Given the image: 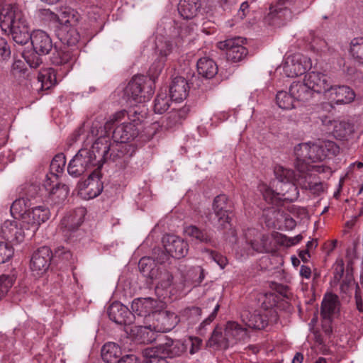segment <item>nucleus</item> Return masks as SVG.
<instances>
[{
    "mask_svg": "<svg viewBox=\"0 0 363 363\" xmlns=\"http://www.w3.org/2000/svg\"><path fill=\"white\" fill-rule=\"evenodd\" d=\"M94 150L97 152L101 166L106 162L116 163L120 169H125L135 152L133 145L114 140L111 143L107 137H100L94 143Z\"/></svg>",
    "mask_w": 363,
    "mask_h": 363,
    "instance_id": "f257e3e1",
    "label": "nucleus"
},
{
    "mask_svg": "<svg viewBox=\"0 0 363 363\" xmlns=\"http://www.w3.org/2000/svg\"><path fill=\"white\" fill-rule=\"evenodd\" d=\"M0 26L3 30L9 29L13 41L18 45H24L31 40L33 33H30L22 13L11 4L0 7Z\"/></svg>",
    "mask_w": 363,
    "mask_h": 363,
    "instance_id": "f03ea898",
    "label": "nucleus"
},
{
    "mask_svg": "<svg viewBox=\"0 0 363 363\" xmlns=\"http://www.w3.org/2000/svg\"><path fill=\"white\" fill-rule=\"evenodd\" d=\"M153 66L150 69V77L144 75L134 76L125 89V96L128 101L135 103H143L149 100L155 92L157 74L152 72Z\"/></svg>",
    "mask_w": 363,
    "mask_h": 363,
    "instance_id": "7ed1b4c3",
    "label": "nucleus"
},
{
    "mask_svg": "<svg viewBox=\"0 0 363 363\" xmlns=\"http://www.w3.org/2000/svg\"><path fill=\"white\" fill-rule=\"evenodd\" d=\"M95 167V169L101 170L102 166L93 144L91 149L82 148L77 152L69 161L67 171L71 176L78 177Z\"/></svg>",
    "mask_w": 363,
    "mask_h": 363,
    "instance_id": "20e7f679",
    "label": "nucleus"
},
{
    "mask_svg": "<svg viewBox=\"0 0 363 363\" xmlns=\"http://www.w3.org/2000/svg\"><path fill=\"white\" fill-rule=\"evenodd\" d=\"M213 213H208L206 217L213 226L223 229L230 221V214L233 211V203L225 194L215 197L213 202Z\"/></svg>",
    "mask_w": 363,
    "mask_h": 363,
    "instance_id": "39448f33",
    "label": "nucleus"
},
{
    "mask_svg": "<svg viewBox=\"0 0 363 363\" xmlns=\"http://www.w3.org/2000/svg\"><path fill=\"white\" fill-rule=\"evenodd\" d=\"M164 248V256L160 255V264L167 260L170 257L176 259L184 257L189 251V244L182 238L171 234L164 235L162 238Z\"/></svg>",
    "mask_w": 363,
    "mask_h": 363,
    "instance_id": "423d86ee",
    "label": "nucleus"
},
{
    "mask_svg": "<svg viewBox=\"0 0 363 363\" xmlns=\"http://www.w3.org/2000/svg\"><path fill=\"white\" fill-rule=\"evenodd\" d=\"M290 0H277L269 7V13L266 17L269 24L273 26L280 27L291 18Z\"/></svg>",
    "mask_w": 363,
    "mask_h": 363,
    "instance_id": "0eeeda50",
    "label": "nucleus"
},
{
    "mask_svg": "<svg viewBox=\"0 0 363 363\" xmlns=\"http://www.w3.org/2000/svg\"><path fill=\"white\" fill-rule=\"evenodd\" d=\"M244 39L235 38L227 39L217 43V47L221 50L226 52V57L228 61L238 62L247 55V49L243 46Z\"/></svg>",
    "mask_w": 363,
    "mask_h": 363,
    "instance_id": "6e6552de",
    "label": "nucleus"
},
{
    "mask_svg": "<svg viewBox=\"0 0 363 363\" xmlns=\"http://www.w3.org/2000/svg\"><path fill=\"white\" fill-rule=\"evenodd\" d=\"M58 21L62 24L57 30L59 40L65 45H76L80 39V35L74 27L69 25L71 23L69 12H62L58 16Z\"/></svg>",
    "mask_w": 363,
    "mask_h": 363,
    "instance_id": "1a4fd4ad",
    "label": "nucleus"
},
{
    "mask_svg": "<svg viewBox=\"0 0 363 363\" xmlns=\"http://www.w3.org/2000/svg\"><path fill=\"white\" fill-rule=\"evenodd\" d=\"M27 225L24 220L21 223L16 220H6L1 225L2 237L12 244H18L24 240Z\"/></svg>",
    "mask_w": 363,
    "mask_h": 363,
    "instance_id": "9d476101",
    "label": "nucleus"
},
{
    "mask_svg": "<svg viewBox=\"0 0 363 363\" xmlns=\"http://www.w3.org/2000/svg\"><path fill=\"white\" fill-rule=\"evenodd\" d=\"M101 177V170H93L87 179L78 183L79 193L89 199L99 196L103 190Z\"/></svg>",
    "mask_w": 363,
    "mask_h": 363,
    "instance_id": "9b49d317",
    "label": "nucleus"
},
{
    "mask_svg": "<svg viewBox=\"0 0 363 363\" xmlns=\"http://www.w3.org/2000/svg\"><path fill=\"white\" fill-rule=\"evenodd\" d=\"M50 216L49 208L44 206H36L28 211L26 216L23 217V220L28 227L27 233L29 232V234L33 235L38 227L47 221Z\"/></svg>",
    "mask_w": 363,
    "mask_h": 363,
    "instance_id": "f8f14e48",
    "label": "nucleus"
},
{
    "mask_svg": "<svg viewBox=\"0 0 363 363\" xmlns=\"http://www.w3.org/2000/svg\"><path fill=\"white\" fill-rule=\"evenodd\" d=\"M311 67L310 59L307 57L295 55L287 58L284 65V71L288 77H296L306 72Z\"/></svg>",
    "mask_w": 363,
    "mask_h": 363,
    "instance_id": "ddd939ff",
    "label": "nucleus"
},
{
    "mask_svg": "<svg viewBox=\"0 0 363 363\" xmlns=\"http://www.w3.org/2000/svg\"><path fill=\"white\" fill-rule=\"evenodd\" d=\"M129 119L131 122L123 123L114 129L113 140L128 143L138 137L139 130L136 126L140 123V120L139 118H132L131 116H129Z\"/></svg>",
    "mask_w": 363,
    "mask_h": 363,
    "instance_id": "4468645a",
    "label": "nucleus"
},
{
    "mask_svg": "<svg viewBox=\"0 0 363 363\" xmlns=\"http://www.w3.org/2000/svg\"><path fill=\"white\" fill-rule=\"evenodd\" d=\"M52 253L50 247L43 246L35 251L30 259V269L37 274H43L49 268Z\"/></svg>",
    "mask_w": 363,
    "mask_h": 363,
    "instance_id": "2eb2a0df",
    "label": "nucleus"
},
{
    "mask_svg": "<svg viewBox=\"0 0 363 363\" xmlns=\"http://www.w3.org/2000/svg\"><path fill=\"white\" fill-rule=\"evenodd\" d=\"M305 81L311 88L313 92L318 94H329L333 84L330 78L325 74L311 72L305 77Z\"/></svg>",
    "mask_w": 363,
    "mask_h": 363,
    "instance_id": "dca6fc26",
    "label": "nucleus"
},
{
    "mask_svg": "<svg viewBox=\"0 0 363 363\" xmlns=\"http://www.w3.org/2000/svg\"><path fill=\"white\" fill-rule=\"evenodd\" d=\"M86 210L78 208L67 213L61 220L60 230L65 236L76 231L84 221Z\"/></svg>",
    "mask_w": 363,
    "mask_h": 363,
    "instance_id": "f3484780",
    "label": "nucleus"
},
{
    "mask_svg": "<svg viewBox=\"0 0 363 363\" xmlns=\"http://www.w3.org/2000/svg\"><path fill=\"white\" fill-rule=\"evenodd\" d=\"M246 242L252 250L259 253L271 251L269 238L267 235L261 234L256 229H248L245 233Z\"/></svg>",
    "mask_w": 363,
    "mask_h": 363,
    "instance_id": "a211bd4d",
    "label": "nucleus"
},
{
    "mask_svg": "<svg viewBox=\"0 0 363 363\" xmlns=\"http://www.w3.org/2000/svg\"><path fill=\"white\" fill-rule=\"evenodd\" d=\"M111 320L118 325H130L133 321V314L124 305L119 302L112 303L107 309Z\"/></svg>",
    "mask_w": 363,
    "mask_h": 363,
    "instance_id": "6ab92c4d",
    "label": "nucleus"
},
{
    "mask_svg": "<svg viewBox=\"0 0 363 363\" xmlns=\"http://www.w3.org/2000/svg\"><path fill=\"white\" fill-rule=\"evenodd\" d=\"M31 44L33 50L38 55H48L53 49V43L50 35L40 30L33 33L31 38Z\"/></svg>",
    "mask_w": 363,
    "mask_h": 363,
    "instance_id": "aec40b11",
    "label": "nucleus"
},
{
    "mask_svg": "<svg viewBox=\"0 0 363 363\" xmlns=\"http://www.w3.org/2000/svg\"><path fill=\"white\" fill-rule=\"evenodd\" d=\"M183 352L179 341H174L167 335L160 336V363H167L166 358L180 355Z\"/></svg>",
    "mask_w": 363,
    "mask_h": 363,
    "instance_id": "412c9836",
    "label": "nucleus"
},
{
    "mask_svg": "<svg viewBox=\"0 0 363 363\" xmlns=\"http://www.w3.org/2000/svg\"><path fill=\"white\" fill-rule=\"evenodd\" d=\"M328 96L337 104H350L354 101L355 98V93L350 87L347 86L333 85Z\"/></svg>",
    "mask_w": 363,
    "mask_h": 363,
    "instance_id": "4be33fe9",
    "label": "nucleus"
},
{
    "mask_svg": "<svg viewBox=\"0 0 363 363\" xmlns=\"http://www.w3.org/2000/svg\"><path fill=\"white\" fill-rule=\"evenodd\" d=\"M158 302L152 298H139L134 299L131 304L133 316L143 317L147 313L158 308Z\"/></svg>",
    "mask_w": 363,
    "mask_h": 363,
    "instance_id": "5701e85b",
    "label": "nucleus"
},
{
    "mask_svg": "<svg viewBox=\"0 0 363 363\" xmlns=\"http://www.w3.org/2000/svg\"><path fill=\"white\" fill-rule=\"evenodd\" d=\"M189 86L186 80L180 76L174 77L169 86L170 97L173 101H181L189 94Z\"/></svg>",
    "mask_w": 363,
    "mask_h": 363,
    "instance_id": "b1692460",
    "label": "nucleus"
},
{
    "mask_svg": "<svg viewBox=\"0 0 363 363\" xmlns=\"http://www.w3.org/2000/svg\"><path fill=\"white\" fill-rule=\"evenodd\" d=\"M77 54L74 50L67 48H60L59 50L55 48V52L52 53L50 60L55 65H67L69 69L74 62L76 60Z\"/></svg>",
    "mask_w": 363,
    "mask_h": 363,
    "instance_id": "393cba45",
    "label": "nucleus"
},
{
    "mask_svg": "<svg viewBox=\"0 0 363 363\" xmlns=\"http://www.w3.org/2000/svg\"><path fill=\"white\" fill-rule=\"evenodd\" d=\"M289 92L294 96L295 101L307 102L312 97L313 92L311 88L307 84V82H294L289 88Z\"/></svg>",
    "mask_w": 363,
    "mask_h": 363,
    "instance_id": "a878e982",
    "label": "nucleus"
},
{
    "mask_svg": "<svg viewBox=\"0 0 363 363\" xmlns=\"http://www.w3.org/2000/svg\"><path fill=\"white\" fill-rule=\"evenodd\" d=\"M340 301L336 294L329 293L326 294L321 304L320 315L322 318H332V316L339 311Z\"/></svg>",
    "mask_w": 363,
    "mask_h": 363,
    "instance_id": "bb28decb",
    "label": "nucleus"
},
{
    "mask_svg": "<svg viewBox=\"0 0 363 363\" xmlns=\"http://www.w3.org/2000/svg\"><path fill=\"white\" fill-rule=\"evenodd\" d=\"M243 323L250 328L255 330L264 329L268 324L267 320L259 311H244L242 313Z\"/></svg>",
    "mask_w": 363,
    "mask_h": 363,
    "instance_id": "cd10ccee",
    "label": "nucleus"
},
{
    "mask_svg": "<svg viewBox=\"0 0 363 363\" xmlns=\"http://www.w3.org/2000/svg\"><path fill=\"white\" fill-rule=\"evenodd\" d=\"M189 111V108L186 106H184L177 110H172L162 118L161 126L164 127L165 129L176 126L181 123L182 120L186 117Z\"/></svg>",
    "mask_w": 363,
    "mask_h": 363,
    "instance_id": "c85d7f7f",
    "label": "nucleus"
},
{
    "mask_svg": "<svg viewBox=\"0 0 363 363\" xmlns=\"http://www.w3.org/2000/svg\"><path fill=\"white\" fill-rule=\"evenodd\" d=\"M200 6L198 0H180L177 9L184 19H191L196 16Z\"/></svg>",
    "mask_w": 363,
    "mask_h": 363,
    "instance_id": "c756f323",
    "label": "nucleus"
},
{
    "mask_svg": "<svg viewBox=\"0 0 363 363\" xmlns=\"http://www.w3.org/2000/svg\"><path fill=\"white\" fill-rule=\"evenodd\" d=\"M199 74L206 79H212L218 73V65L209 57H201L197 62Z\"/></svg>",
    "mask_w": 363,
    "mask_h": 363,
    "instance_id": "7c9ffc66",
    "label": "nucleus"
},
{
    "mask_svg": "<svg viewBox=\"0 0 363 363\" xmlns=\"http://www.w3.org/2000/svg\"><path fill=\"white\" fill-rule=\"evenodd\" d=\"M158 316L159 310L157 308L143 316L145 324L144 328L150 330V332L147 333V336L150 333H151L150 337L147 339V341L149 342H152L155 340L158 337L157 332L156 330L158 326Z\"/></svg>",
    "mask_w": 363,
    "mask_h": 363,
    "instance_id": "2f4dec72",
    "label": "nucleus"
},
{
    "mask_svg": "<svg viewBox=\"0 0 363 363\" xmlns=\"http://www.w3.org/2000/svg\"><path fill=\"white\" fill-rule=\"evenodd\" d=\"M138 267L140 272L151 280L157 279L159 277V267L150 257H142L138 262Z\"/></svg>",
    "mask_w": 363,
    "mask_h": 363,
    "instance_id": "473e14b6",
    "label": "nucleus"
},
{
    "mask_svg": "<svg viewBox=\"0 0 363 363\" xmlns=\"http://www.w3.org/2000/svg\"><path fill=\"white\" fill-rule=\"evenodd\" d=\"M208 345L216 350H227L230 345L229 337L225 335V331L223 334L220 329L216 328L208 341Z\"/></svg>",
    "mask_w": 363,
    "mask_h": 363,
    "instance_id": "72a5a7b5",
    "label": "nucleus"
},
{
    "mask_svg": "<svg viewBox=\"0 0 363 363\" xmlns=\"http://www.w3.org/2000/svg\"><path fill=\"white\" fill-rule=\"evenodd\" d=\"M121 355L120 347L114 342L106 343L101 349V357L106 363H116Z\"/></svg>",
    "mask_w": 363,
    "mask_h": 363,
    "instance_id": "f704fd0d",
    "label": "nucleus"
},
{
    "mask_svg": "<svg viewBox=\"0 0 363 363\" xmlns=\"http://www.w3.org/2000/svg\"><path fill=\"white\" fill-rule=\"evenodd\" d=\"M315 176L311 174L298 175V182L303 189H308L313 194H319L323 191V184L315 181Z\"/></svg>",
    "mask_w": 363,
    "mask_h": 363,
    "instance_id": "c9c22d12",
    "label": "nucleus"
},
{
    "mask_svg": "<svg viewBox=\"0 0 363 363\" xmlns=\"http://www.w3.org/2000/svg\"><path fill=\"white\" fill-rule=\"evenodd\" d=\"M179 322V319L175 313L160 310V332L167 333L172 330Z\"/></svg>",
    "mask_w": 363,
    "mask_h": 363,
    "instance_id": "e433bc0d",
    "label": "nucleus"
},
{
    "mask_svg": "<svg viewBox=\"0 0 363 363\" xmlns=\"http://www.w3.org/2000/svg\"><path fill=\"white\" fill-rule=\"evenodd\" d=\"M225 331V335L228 336L230 340L232 338L240 341L248 337L247 329L234 321H228L226 323Z\"/></svg>",
    "mask_w": 363,
    "mask_h": 363,
    "instance_id": "4c0bfd02",
    "label": "nucleus"
},
{
    "mask_svg": "<svg viewBox=\"0 0 363 363\" xmlns=\"http://www.w3.org/2000/svg\"><path fill=\"white\" fill-rule=\"evenodd\" d=\"M38 82L41 83V89L48 90L57 83L56 74L53 68L41 69L38 76Z\"/></svg>",
    "mask_w": 363,
    "mask_h": 363,
    "instance_id": "58836bf2",
    "label": "nucleus"
},
{
    "mask_svg": "<svg viewBox=\"0 0 363 363\" xmlns=\"http://www.w3.org/2000/svg\"><path fill=\"white\" fill-rule=\"evenodd\" d=\"M184 233L187 236L201 242L210 243L212 241L211 236L205 230H201L194 225H189L184 227Z\"/></svg>",
    "mask_w": 363,
    "mask_h": 363,
    "instance_id": "ea45409f",
    "label": "nucleus"
},
{
    "mask_svg": "<svg viewBox=\"0 0 363 363\" xmlns=\"http://www.w3.org/2000/svg\"><path fill=\"white\" fill-rule=\"evenodd\" d=\"M281 201L294 202L297 200L299 196L298 187L293 182H287L281 185Z\"/></svg>",
    "mask_w": 363,
    "mask_h": 363,
    "instance_id": "a19ab883",
    "label": "nucleus"
},
{
    "mask_svg": "<svg viewBox=\"0 0 363 363\" xmlns=\"http://www.w3.org/2000/svg\"><path fill=\"white\" fill-rule=\"evenodd\" d=\"M259 192L262 194L264 199L272 204L279 205L281 202V194L275 192L267 184H262L258 186Z\"/></svg>",
    "mask_w": 363,
    "mask_h": 363,
    "instance_id": "79ce46f5",
    "label": "nucleus"
},
{
    "mask_svg": "<svg viewBox=\"0 0 363 363\" xmlns=\"http://www.w3.org/2000/svg\"><path fill=\"white\" fill-rule=\"evenodd\" d=\"M69 189L67 185L57 184L50 190V196L56 203H62L69 194Z\"/></svg>",
    "mask_w": 363,
    "mask_h": 363,
    "instance_id": "37998d69",
    "label": "nucleus"
},
{
    "mask_svg": "<svg viewBox=\"0 0 363 363\" xmlns=\"http://www.w3.org/2000/svg\"><path fill=\"white\" fill-rule=\"evenodd\" d=\"M277 104L282 109H291L296 107L295 99L291 93L285 91H278L276 96Z\"/></svg>",
    "mask_w": 363,
    "mask_h": 363,
    "instance_id": "c03bdc74",
    "label": "nucleus"
},
{
    "mask_svg": "<svg viewBox=\"0 0 363 363\" xmlns=\"http://www.w3.org/2000/svg\"><path fill=\"white\" fill-rule=\"evenodd\" d=\"M274 174L276 178L281 182L282 184L287 182H293L295 180L298 181L296 178V175L295 172L289 169L284 168L283 167L279 166L275 167Z\"/></svg>",
    "mask_w": 363,
    "mask_h": 363,
    "instance_id": "a18cd8bd",
    "label": "nucleus"
},
{
    "mask_svg": "<svg viewBox=\"0 0 363 363\" xmlns=\"http://www.w3.org/2000/svg\"><path fill=\"white\" fill-rule=\"evenodd\" d=\"M350 53L357 61L363 64V37L356 38L352 40Z\"/></svg>",
    "mask_w": 363,
    "mask_h": 363,
    "instance_id": "49530a36",
    "label": "nucleus"
},
{
    "mask_svg": "<svg viewBox=\"0 0 363 363\" xmlns=\"http://www.w3.org/2000/svg\"><path fill=\"white\" fill-rule=\"evenodd\" d=\"M65 164V156L62 153L56 155L50 163V169L51 174L57 177L58 173L62 172Z\"/></svg>",
    "mask_w": 363,
    "mask_h": 363,
    "instance_id": "de8ad7c7",
    "label": "nucleus"
},
{
    "mask_svg": "<svg viewBox=\"0 0 363 363\" xmlns=\"http://www.w3.org/2000/svg\"><path fill=\"white\" fill-rule=\"evenodd\" d=\"M326 157L322 147L316 144H310L308 162H316L323 160Z\"/></svg>",
    "mask_w": 363,
    "mask_h": 363,
    "instance_id": "09e8293b",
    "label": "nucleus"
},
{
    "mask_svg": "<svg viewBox=\"0 0 363 363\" xmlns=\"http://www.w3.org/2000/svg\"><path fill=\"white\" fill-rule=\"evenodd\" d=\"M335 133L340 138H345L354 132V125L349 121H340L335 125Z\"/></svg>",
    "mask_w": 363,
    "mask_h": 363,
    "instance_id": "8fccbe9b",
    "label": "nucleus"
},
{
    "mask_svg": "<svg viewBox=\"0 0 363 363\" xmlns=\"http://www.w3.org/2000/svg\"><path fill=\"white\" fill-rule=\"evenodd\" d=\"M333 278L331 280V284L337 286L342 278L345 272V264L342 259H337L333 267Z\"/></svg>",
    "mask_w": 363,
    "mask_h": 363,
    "instance_id": "3c124183",
    "label": "nucleus"
},
{
    "mask_svg": "<svg viewBox=\"0 0 363 363\" xmlns=\"http://www.w3.org/2000/svg\"><path fill=\"white\" fill-rule=\"evenodd\" d=\"M355 284L354 279L352 272H350V264L347 266L345 277L340 284V289L341 293L348 294L350 288Z\"/></svg>",
    "mask_w": 363,
    "mask_h": 363,
    "instance_id": "603ef678",
    "label": "nucleus"
},
{
    "mask_svg": "<svg viewBox=\"0 0 363 363\" xmlns=\"http://www.w3.org/2000/svg\"><path fill=\"white\" fill-rule=\"evenodd\" d=\"M137 111H134L133 115H129L125 110H121L114 113L104 125V128L106 130L111 129V126L116 122L122 121L126 116H131L132 118H136Z\"/></svg>",
    "mask_w": 363,
    "mask_h": 363,
    "instance_id": "864d4df0",
    "label": "nucleus"
},
{
    "mask_svg": "<svg viewBox=\"0 0 363 363\" xmlns=\"http://www.w3.org/2000/svg\"><path fill=\"white\" fill-rule=\"evenodd\" d=\"M14 250L11 244L0 242V264L9 261L13 255Z\"/></svg>",
    "mask_w": 363,
    "mask_h": 363,
    "instance_id": "5fc2aeb1",
    "label": "nucleus"
},
{
    "mask_svg": "<svg viewBox=\"0 0 363 363\" xmlns=\"http://www.w3.org/2000/svg\"><path fill=\"white\" fill-rule=\"evenodd\" d=\"M203 252L206 253L208 257L215 262L221 269H224L228 264L227 258L216 251L205 248Z\"/></svg>",
    "mask_w": 363,
    "mask_h": 363,
    "instance_id": "6e6d98bb",
    "label": "nucleus"
},
{
    "mask_svg": "<svg viewBox=\"0 0 363 363\" xmlns=\"http://www.w3.org/2000/svg\"><path fill=\"white\" fill-rule=\"evenodd\" d=\"M310 143L299 144L294 148V153L298 161L308 162Z\"/></svg>",
    "mask_w": 363,
    "mask_h": 363,
    "instance_id": "4d7b16f0",
    "label": "nucleus"
},
{
    "mask_svg": "<svg viewBox=\"0 0 363 363\" xmlns=\"http://www.w3.org/2000/svg\"><path fill=\"white\" fill-rule=\"evenodd\" d=\"M13 284V279L9 275H0V300L8 293Z\"/></svg>",
    "mask_w": 363,
    "mask_h": 363,
    "instance_id": "13d9d810",
    "label": "nucleus"
},
{
    "mask_svg": "<svg viewBox=\"0 0 363 363\" xmlns=\"http://www.w3.org/2000/svg\"><path fill=\"white\" fill-rule=\"evenodd\" d=\"M22 56L30 67L37 68L42 63V60L35 51L34 52H23Z\"/></svg>",
    "mask_w": 363,
    "mask_h": 363,
    "instance_id": "bf43d9fd",
    "label": "nucleus"
},
{
    "mask_svg": "<svg viewBox=\"0 0 363 363\" xmlns=\"http://www.w3.org/2000/svg\"><path fill=\"white\" fill-rule=\"evenodd\" d=\"M143 354L145 357L144 361L151 360L153 362H159V347L157 346L145 348Z\"/></svg>",
    "mask_w": 363,
    "mask_h": 363,
    "instance_id": "052dcab7",
    "label": "nucleus"
},
{
    "mask_svg": "<svg viewBox=\"0 0 363 363\" xmlns=\"http://www.w3.org/2000/svg\"><path fill=\"white\" fill-rule=\"evenodd\" d=\"M11 51L7 41L0 38V57L3 60H8L11 57Z\"/></svg>",
    "mask_w": 363,
    "mask_h": 363,
    "instance_id": "680f3d73",
    "label": "nucleus"
},
{
    "mask_svg": "<svg viewBox=\"0 0 363 363\" xmlns=\"http://www.w3.org/2000/svg\"><path fill=\"white\" fill-rule=\"evenodd\" d=\"M173 281V275L168 271L160 272V286L163 290L171 287Z\"/></svg>",
    "mask_w": 363,
    "mask_h": 363,
    "instance_id": "e2e57ef3",
    "label": "nucleus"
},
{
    "mask_svg": "<svg viewBox=\"0 0 363 363\" xmlns=\"http://www.w3.org/2000/svg\"><path fill=\"white\" fill-rule=\"evenodd\" d=\"M303 239V236L299 234L295 237L288 238L286 235L281 237V243L287 247L293 246L300 242Z\"/></svg>",
    "mask_w": 363,
    "mask_h": 363,
    "instance_id": "0e129e2a",
    "label": "nucleus"
},
{
    "mask_svg": "<svg viewBox=\"0 0 363 363\" xmlns=\"http://www.w3.org/2000/svg\"><path fill=\"white\" fill-rule=\"evenodd\" d=\"M55 256L59 257L62 261H70L72 258V254L69 250H66L64 247L59 248L55 252Z\"/></svg>",
    "mask_w": 363,
    "mask_h": 363,
    "instance_id": "69168bd1",
    "label": "nucleus"
},
{
    "mask_svg": "<svg viewBox=\"0 0 363 363\" xmlns=\"http://www.w3.org/2000/svg\"><path fill=\"white\" fill-rule=\"evenodd\" d=\"M220 306L216 303L214 306L213 312L206 318L200 325V329L203 328L206 325L210 324L216 318L217 313L219 310Z\"/></svg>",
    "mask_w": 363,
    "mask_h": 363,
    "instance_id": "338daca9",
    "label": "nucleus"
},
{
    "mask_svg": "<svg viewBox=\"0 0 363 363\" xmlns=\"http://www.w3.org/2000/svg\"><path fill=\"white\" fill-rule=\"evenodd\" d=\"M328 152L333 155H337L340 152L339 146L333 141H326L324 145Z\"/></svg>",
    "mask_w": 363,
    "mask_h": 363,
    "instance_id": "774afa93",
    "label": "nucleus"
}]
</instances>
